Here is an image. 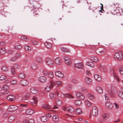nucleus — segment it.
Returning <instances> with one entry per match:
<instances>
[{
  "mask_svg": "<svg viewBox=\"0 0 123 123\" xmlns=\"http://www.w3.org/2000/svg\"><path fill=\"white\" fill-rule=\"evenodd\" d=\"M30 92L34 94H37L38 92V91L35 88L32 87L31 88Z\"/></svg>",
  "mask_w": 123,
  "mask_h": 123,
  "instance_id": "obj_13",
  "label": "nucleus"
},
{
  "mask_svg": "<svg viewBox=\"0 0 123 123\" xmlns=\"http://www.w3.org/2000/svg\"><path fill=\"white\" fill-rule=\"evenodd\" d=\"M87 96L88 98L90 100H93L95 99L94 96L91 93H88L87 94Z\"/></svg>",
  "mask_w": 123,
  "mask_h": 123,
  "instance_id": "obj_15",
  "label": "nucleus"
},
{
  "mask_svg": "<svg viewBox=\"0 0 123 123\" xmlns=\"http://www.w3.org/2000/svg\"><path fill=\"white\" fill-rule=\"evenodd\" d=\"M42 107L45 110H49L50 108V106L48 105L44 104L42 105Z\"/></svg>",
  "mask_w": 123,
  "mask_h": 123,
  "instance_id": "obj_31",
  "label": "nucleus"
},
{
  "mask_svg": "<svg viewBox=\"0 0 123 123\" xmlns=\"http://www.w3.org/2000/svg\"><path fill=\"white\" fill-rule=\"evenodd\" d=\"M103 119H98L97 120V123H103Z\"/></svg>",
  "mask_w": 123,
  "mask_h": 123,
  "instance_id": "obj_53",
  "label": "nucleus"
},
{
  "mask_svg": "<svg viewBox=\"0 0 123 123\" xmlns=\"http://www.w3.org/2000/svg\"><path fill=\"white\" fill-rule=\"evenodd\" d=\"M46 62L47 64L50 67L53 66L54 65V61L50 58H47L46 59Z\"/></svg>",
  "mask_w": 123,
  "mask_h": 123,
  "instance_id": "obj_2",
  "label": "nucleus"
},
{
  "mask_svg": "<svg viewBox=\"0 0 123 123\" xmlns=\"http://www.w3.org/2000/svg\"><path fill=\"white\" fill-rule=\"evenodd\" d=\"M6 78V77L4 75H1L0 76V80H3Z\"/></svg>",
  "mask_w": 123,
  "mask_h": 123,
  "instance_id": "obj_47",
  "label": "nucleus"
},
{
  "mask_svg": "<svg viewBox=\"0 0 123 123\" xmlns=\"http://www.w3.org/2000/svg\"><path fill=\"white\" fill-rule=\"evenodd\" d=\"M16 116L13 115L10 116L8 119V121L10 122H12L16 118Z\"/></svg>",
  "mask_w": 123,
  "mask_h": 123,
  "instance_id": "obj_22",
  "label": "nucleus"
},
{
  "mask_svg": "<svg viewBox=\"0 0 123 123\" xmlns=\"http://www.w3.org/2000/svg\"><path fill=\"white\" fill-rule=\"evenodd\" d=\"M25 49L27 51H29L31 49V47L28 45L25 46Z\"/></svg>",
  "mask_w": 123,
  "mask_h": 123,
  "instance_id": "obj_50",
  "label": "nucleus"
},
{
  "mask_svg": "<svg viewBox=\"0 0 123 123\" xmlns=\"http://www.w3.org/2000/svg\"><path fill=\"white\" fill-rule=\"evenodd\" d=\"M74 66L75 68L81 69L83 68L84 65L83 63L80 62L74 64Z\"/></svg>",
  "mask_w": 123,
  "mask_h": 123,
  "instance_id": "obj_3",
  "label": "nucleus"
},
{
  "mask_svg": "<svg viewBox=\"0 0 123 123\" xmlns=\"http://www.w3.org/2000/svg\"><path fill=\"white\" fill-rule=\"evenodd\" d=\"M41 119L43 122H46L48 121V119L46 116H44L41 117Z\"/></svg>",
  "mask_w": 123,
  "mask_h": 123,
  "instance_id": "obj_29",
  "label": "nucleus"
},
{
  "mask_svg": "<svg viewBox=\"0 0 123 123\" xmlns=\"http://www.w3.org/2000/svg\"><path fill=\"white\" fill-rule=\"evenodd\" d=\"M48 75L49 77L50 78H52L53 77V74L51 71H50Z\"/></svg>",
  "mask_w": 123,
  "mask_h": 123,
  "instance_id": "obj_48",
  "label": "nucleus"
},
{
  "mask_svg": "<svg viewBox=\"0 0 123 123\" xmlns=\"http://www.w3.org/2000/svg\"><path fill=\"white\" fill-rule=\"evenodd\" d=\"M32 100L33 101L31 102L30 103V104L33 106L36 105L38 101L37 98L35 97H33L32 98Z\"/></svg>",
  "mask_w": 123,
  "mask_h": 123,
  "instance_id": "obj_12",
  "label": "nucleus"
},
{
  "mask_svg": "<svg viewBox=\"0 0 123 123\" xmlns=\"http://www.w3.org/2000/svg\"><path fill=\"white\" fill-rule=\"evenodd\" d=\"M86 74L88 76H90L91 75V73L88 70H87L86 71Z\"/></svg>",
  "mask_w": 123,
  "mask_h": 123,
  "instance_id": "obj_63",
  "label": "nucleus"
},
{
  "mask_svg": "<svg viewBox=\"0 0 123 123\" xmlns=\"http://www.w3.org/2000/svg\"><path fill=\"white\" fill-rule=\"evenodd\" d=\"M21 48V46L20 45H17L15 46V48L17 49H19Z\"/></svg>",
  "mask_w": 123,
  "mask_h": 123,
  "instance_id": "obj_54",
  "label": "nucleus"
},
{
  "mask_svg": "<svg viewBox=\"0 0 123 123\" xmlns=\"http://www.w3.org/2000/svg\"><path fill=\"white\" fill-rule=\"evenodd\" d=\"M94 77L95 79L98 81H100L102 80L101 77L98 74H95L94 75Z\"/></svg>",
  "mask_w": 123,
  "mask_h": 123,
  "instance_id": "obj_18",
  "label": "nucleus"
},
{
  "mask_svg": "<svg viewBox=\"0 0 123 123\" xmlns=\"http://www.w3.org/2000/svg\"><path fill=\"white\" fill-rule=\"evenodd\" d=\"M96 90L99 93H101L103 92V90L102 88L99 86H97L96 88Z\"/></svg>",
  "mask_w": 123,
  "mask_h": 123,
  "instance_id": "obj_24",
  "label": "nucleus"
},
{
  "mask_svg": "<svg viewBox=\"0 0 123 123\" xmlns=\"http://www.w3.org/2000/svg\"><path fill=\"white\" fill-rule=\"evenodd\" d=\"M55 75L57 76L60 78H62L64 76L63 74L59 71H57L55 72Z\"/></svg>",
  "mask_w": 123,
  "mask_h": 123,
  "instance_id": "obj_14",
  "label": "nucleus"
},
{
  "mask_svg": "<svg viewBox=\"0 0 123 123\" xmlns=\"http://www.w3.org/2000/svg\"><path fill=\"white\" fill-rule=\"evenodd\" d=\"M6 99L8 100L11 101H13L15 100V96L12 95H10L6 97Z\"/></svg>",
  "mask_w": 123,
  "mask_h": 123,
  "instance_id": "obj_17",
  "label": "nucleus"
},
{
  "mask_svg": "<svg viewBox=\"0 0 123 123\" xmlns=\"http://www.w3.org/2000/svg\"><path fill=\"white\" fill-rule=\"evenodd\" d=\"M28 123H34V120L33 119H31L28 120Z\"/></svg>",
  "mask_w": 123,
  "mask_h": 123,
  "instance_id": "obj_57",
  "label": "nucleus"
},
{
  "mask_svg": "<svg viewBox=\"0 0 123 123\" xmlns=\"http://www.w3.org/2000/svg\"><path fill=\"white\" fill-rule=\"evenodd\" d=\"M6 49L4 48H2L0 50V53L1 54H5L6 52Z\"/></svg>",
  "mask_w": 123,
  "mask_h": 123,
  "instance_id": "obj_39",
  "label": "nucleus"
},
{
  "mask_svg": "<svg viewBox=\"0 0 123 123\" xmlns=\"http://www.w3.org/2000/svg\"><path fill=\"white\" fill-rule=\"evenodd\" d=\"M38 80L40 82L43 83L45 82L46 80V78L44 76H42L38 78Z\"/></svg>",
  "mask_w": 123,
  "mask_h": 123,
  "instance_id": "obj_23",
  "label": "nucleus"
},
{
  "mask_svg": "<svg viewBox=\"0 0 123 123\" xmlns=\"http://www.w3.org/2000/svg\"><path fill=\"white\" fill-rule=\"evenodd\" d=\"M68 98L72 99L74 98V97L71 95L68 94Z\"/></svg>",
  "mask_w": 123,
  "mask_h": 123,
  "instance_id": "obj_64",
  "label": "nucleus"
},
{
  "mask_svg": "<svg viewBox=\"0 0 123 123\" xmlns=\"http://www.w3.org/2000/svg\"><path fill=\"white\" fill-rule=\"evenodd\" d=\"M61 49L64 52H70V50L64 47H61Z\"/></svg>",
  "mask_w": 123,
  "mask_h": 123,
  "instance_id": "obj_34",
  "label": "nucleus"
},
{
  "mask_svg": "<svg viewBox=\"0 0 123 123\" xmlns=\"http://www.w3.org/2000/svg\"><path fill=\"white\" fill-rule=\"evenodd\" d=\"M86 105L88 106H90L91 105V103L89 101L86 100L85 102Z\"/></svg>",
  "mask_w": 123,
  "mask_h": 123,
  "instance_id": "obj_46",
  "label": "nucleus"
},
{
  "mask_svg": "<svg viewBox=\"0 0 123 123\" xmlns=\"http://www.w3.org/2000/svg\"><path fill=\"white\" fill-rule=\"evenodd\" d=\"M20 38L22 40L26 42L29 40L28 38L26 37L23 36L21 37Z\"/></svg>",
  "mask_w": 123,
  "mask_h": 123,
  "instance_id": "obj_37",
  "label": "nucleus"
},
{
  "mask_svg": "<svg viewBox=\"0 0 123 123\" xmlns=\"http://www.w3.org/2000/svg\"><path fill=\"white\" fill-rule=\"evenodd\" d=\"M114 57L115 60H119L123 59V55L122 54H114Z\"/></svg>",
  "mask_w": 123,
  "mask_h": 123,
  "instance_id": "obj_8",
  "label": "nucleus"
},
{
  "mask_svg": "<svg viewBox=\"0 0 123 123\" xmlns=\"http://www.w3.org/2000/svg\"><path fill=\"white\" fill-rule=\"evenodd\" d=\"M32 43L33 44L35 45L38 44V43L37 41L36 40H33L32 41Z\"/></svg>",
  "mask_w": 123,
  "mask_h": 123,
  "instance_id": "obj_56",
  "label": "nucleus"
},
{
  "mask_svg": "<svg viewBox=\"0 0 123 123\" xmlns=\"http://www.w3.org/2000/svg\"><path fill=\"white\" fill-rule=\"evenodd\" d=\"M46 47L49 48H51L52 47L51 44L49 42H46L45 43Z\"/></svg>",
  "mask_w": 123,
  "mask_h": 123,
  "instance_id": "obj_33",
  "label": "nucleus"
},
{
  "mask_svg": "<svg viewBox=\"0 0 123 123\" xmlns=\"http://www.w3.org/2000/svg\"><path fill=\"white\" fill-rule=\"evenodd\" d=\"M18 108L17 106L15 105H11L8 107V110L9 111H16Z\"/></svg>",
  "mask_w": 123,
  "mask_h": 123,
  "instance_id": "obj_6",
  "label": "nucleus"
},
{
  "mask_svg": "<svg viewBox=\"0 0 123 123\" xmlns=\"http://www.w3.org/2000/svg\"><path fill=\"white\" fill-rule=\"evenodd\" d=\"M117 93L119 97L123 99V93L122 92L119 91Z\"/></svg>",
  "mask_w": 123,
  "mask_h": 123,
  "instance_id": "obj_36",
  "label": "nucleus"
},
{
  "mask_svg": "<svg viewBox=\"0 0 123 123\" xmlns=\"http://www.w3.org/2000/svg\"><path fill=\"white\" fill-rule=\"evenodd\" d=\"M10 83L11 85H14L16 84L17 83V81L16 80H12L10 82Z\"/></svg>",
  "mask_w": 123,
  "mask_h": 123,
  "instance_id": "obj_51",
  "label": "nucleus"
},
{
  "mask_svg": "<svg viewBox=\"0 0 123 123\" xmlns=\"http://www.w3.org/2000/svg\"><path fill=\"white\" fill-rule=\"evenodd\" d=\"M105 106L109 109H111L113 108V105L110 102H107L106 103Z\"/></svg>",
  "mask_w": 123,
  "mask_h": 123,
  "instance_id": "obj_11",
  "label": "nucleus"
},
{
  "mask_svg": "<svg viewBox=\"0 0 123 123\" xmlns=\"http://www.w3.org/2000/svg\"><path fill=\"white\" fill-rule=\"evenodd\" d=\"M111 73L117 81L119 82V79L118 76L114 72V71H112L111 72Z\"/></svg>",
  "mask_w": 123,
  "mask_h": 123,
  "instance_id": "obj_19",
  "label": "nucleus"
},
{
  "mask_svg": "<svg viewBox=\"0 0 123 123\" xmlns=\"http://www.w3.org/2000/svg\"><path fill=\"white\" fill-rule=\"evenodd\" d=\"M64 109V110L66 109L69 113L71 114L74 111V108L72 106H68L67 108L65 107Z\"/></svg>",
  "mask_w": 123,
  "mask_h": 123,
  "instance_id": "obj_7",
  "label": "nucleus"
},
{
  "mask_svg": "<svg viewBox=\"0 0 123 123\" xmlns=\"http://www.w3.org/2000/svg\"><path fill=\"white\" fill-rule=\"evenodd\" d=\"M56 104L59 105H60L62 104L61 101L59 99H56Z\"/></svg>",
  "mask_w": 123,
  "mask_h": 123,
  "instance_id": "obj_42",
  "label": "nucleus"
},
{
  "mask_svg": "<svg viewBox=\"0 0 123 123\" xmlns=\"http://www.w3.org/2000/svg\"><path fill=\"white\" fill-rule=\"evenodd\" d=\"M36 60L37 62L39 64L41 65L43 64V61L42 58L38 57L37 58Z\"/></svg>",
  "mask_w": 123,
  "mask_h": 123,
  "instance_id": "obj_20",
  "label": "nucleus"
},
{
  "mask_svg": "<svg viewBox=\"0 0 123 123\" xmlns=\"http://www.w3.org/2000/svg\"><path fill=\"white\" fill-rule=\"evenodd\" d=\"M119 71L120 73L123 74V68H121L119 69Z\"/></svg>",
  "mask_w": 123,
  "mask_h": 123,
  "instance_id": "obj_55",
  "label": "nucleus"
},
{
  "mask_svg": "<svg viewBox=\"0 0 123 123\" xmlns=\"http://www.w3.org/2000/svg\"><path fill=\"white\" fill-rule=\"evenodd\" d=\"M76 96L79 99H84L85 98L83 95L81 93L78 92L77 93Z\"/></svg>",
  "mask_w": 123,
  "mask_h": 123,
  "instance_id": "obj_21",
  "label": "nucleus"
},
{
  "mask_svg": "<svg viewBox=\"0 0 123 123\" xmlns=\"http://www.w3.org/2000/svg\"><path fill=\"white\" fill-rule=\"evenodd\" d=\"M43 73L45 75L47 76L48 75L49 73H48L47 71L44 70L43 71Z\"/></svg>",
  "mask_w": 123,
  "mask_h": 123,
  "instance_id": "obj_61",
  "label": "nucleus"
},
{
  "mask_svg": "<svg viewBox=\"0 0 123 123\" xmlns=\"http://www.w3.org/2000/svg\"><path fill=\"white\" fill-rule=\"evenodd\" d=\"M86 83L89 85H91L92 83V80L90 78L87 77L85 79Z\"/></svg>",
  "mask_w": 123,
  "mask_h": 123,
  "instance_id": "obj_26",
  "label": "nucleus"
},
{
  "mask_svg": "<svg viewBox=\"0 0 123 123\" xmlns=\"http://www.w3.org/2000/svg\"><path fill=\"white\" fill-rule=\"evenodd\" d=\"M50 85H48L45 87V90L46 91H49L53 88L54 85V83L53 81H51L50 82Z\"/></svg>",
  "mask_w": 123,
  "mask_h": 123,
  "instance_id": "obj_4",
  "label": "nucleus"
},
{
  "mask_svg": "<svg viewBox=\"0 0 123 123\" xmlns=\"http://www.w3.org/2000/svg\"><path fill=\"white\" fill-rule=\"evenodd\" d=\"M63 59L66 65L69 66H71V60L68 57L65 56L63 57Z\"/></svg>",
  "mask_w": 123,
  "mask_h": 123,
  "instance_id": "obj_1",
  "label": "nucleus"
},
{
  "mask_svg": "<svg viewBox=\"0 0 123 123\" xmlns=\"http://www.w3.org/2000/svg\"><path fill=\"white\" fill-rule=\"evenodd\" d=\"M9 88L8 86L6 85H4L2 87V89L4 90H7L9 89Z\"/></svg>",
  "mask_w": 123,
  "mask_h": 123,
  "instance_id": "obj_49",
  "label": "nucleus"
},
{
  "mask_svg": "<svg viewBox=\"0 0 123 123\" xmlns=\"http://www.w3.org/2000/svg\"><path fill=\"white\" fill-rule=\"evenodd\" d=\"M2 70L4 72L7 71L8 70L7 67L5 66H3L1 68Z\"/></svg>",
  "mask_w": 123,
  "mask_h": 123,
  "instance_id": "obj_45",
  "label": "nucleus"
},
{
  "mask_svg": "<svg viewBox=\"0 0 123 123\" xmlns=\"http://www.w3.org/2000/svg\"><path fill=\"white\" fill-rule=\"evenodd\" d=\"M50 98L52 99H54L55 98L56 96L55 94H54L52 93H51L49 95Z\"/></svg>",
  "mask_w": 123,
  "mask_h": 123,
  "instance_id": "obj_43",
  "label": "nucleus"
},
{
  "mask_svg": "<svg viewBox=\"0 0 123 123\" xmlns=\"http://www.w3.org/2000/svg\"><path fill=\"white\" fill-rule=\"evenodd\" d=\"M98 113V110L95 107H93L92 111V114L94 116H96L97 115Z\"/></svg>",
  "mask_w": 123,
  "mask_h": 123,
  "instance_id": "obj_10",
  "label": "nucleus"
},
{
  "mask_svg": "<svg viewBox=\"0 0 123 123\" xmlns=\"http://www.w3.org/2000/svg\"><path fill=\"white\" fill-rule=\"evenodd\" d=\"M52 120L53 121L57 122L59 120L58 116L56 115L54 116L53 117Z\"/></svg>",
  "mask_w": 123,
  "mask_h": 123,
  "instance_id": "obj_35",
  "label": "nucleus"
},
{
  "mask_svg": "<svg viewBox=\"0 0 123 123\" xmlns=\"http://www.w3.org/2000/svg\"><path fill=\"white\" fill-rule=\"evenodd\" d=\"M19 77L20 78H24L25 77V74L23 73H21L19 75Z\"/></svg>",
  "mask_w": 123,
  "mask_h": 123,
  "instance_id": "obj_44",
  "label": "nucleus"
},
{
  "mask_svg": "<svg viewBox=\"0 0 123 123\" xmlns=\"http://www.w3.org/2000/svg\"><path fill=\"white\" fill-rule=\"evenodd\" d=\"M20 84L22 86H26L28 85L29 82L27 80L24 79L21 80L20 81Z\"/></svg>",
  "mask_w": 123,
  "mask_h": 123,
  "instance_id": "obj_5",
  "label": "nucleus"
},
{
  "mask_svg": "<svg viewBox=\"0 0 123 123\" xmlns=\"http://www.w3.org/2000/svg\"><path fill=\"white\" fill-rule=\"evenodd\" d=\"M90 60L95 62H97L98 61V58L96 57H91L89 58Z\"/></svg>",
  "mask_w": 123,
  "mask_h": 123,
  "instance_id": "obj_25",
  "label": "nucleus"
},
{
  "mask_svg": "<svg viewBox=\"0 0 123 123\" xmlns=\"http://www.w3.org/2000/svg\"><path fill=\"white\" fill-rule=\"evenodd\" d=\"M82 102L81 101L79 100H77L75 102V104L76 105H80L81 104Z\"/></svg>",
  "mask_w": 123,
  "mask_h": 123,
  "instance_id": "obj_38",
  "label": "nucleus"
},
{
  "mask_svg": "<svg viewBox=\"0 0 123 123\" xmlns=\"http://www.w3.org/2000/svg\"><path fill=\"white\" fill-rule=\"evenodd\" d=\"M98 52L101 53V54H104L105 53L102 50H101L100 48H99L97 50L96 53L97 54Z\"/></svg>",
  "mask_w": 123,
  "mask_h": 123,
  "instance_id": "obj_52",
  "label": "nucleus"
},
{
  "mask_svg": "<svg viewBox=\"0 0 123 123\" xmlns=\"http://www.w3.org/2000/svg\"><path fill=\"white\" fill-rule=\"evenodd\" d=\"M75 112L76 114L79 115L81 113L82 111L80 109L78 108L76 109Z\"/></svg>",
  "mask_w": 123,
  "mask_h": 123,
  "instance_id": "obj_28",
  "label": "nucleus"
},
{
  "mask_svg": "<svg viewBox=\"0 0 123 123\" xmlns=\"http://www.w3.org/2000/svg\"><path fill=\"white\" fill-rule=\"evenodd\" d=\"M34 112V111L31 109L27 110L26 112V114L28 115L32 114Z\"/></svg>",
  "mask_w": 123,
  "mask_h": 123,
  "instance_id": "obj_27",
  "label": "nucleus"
},
{
  "mask_svg": "<svg viewBox=\"0 0 123 123\" xmlns=\"http://www.w3.org/2000/svg\"><path fill=\"white\" fill-rule=\"evenodd\" d=\"M30 68L31 69L33 70H36L37 69L38 65L36 63H33L31 65Z\"/></svg>",
  "mask_w": 123,
  "mask_h": 123,
  "instance_id": "obj_16",
  "label": "nucleus"
},
{
  "mask_svg": "<svg viewBox=\"0 0 123 123\" xmlns=\"http://www.w3.org/2000/svg\"><path fill=\"white\" fill-rule=\"evenodd\" d=\"M16 58H13L12 57L11 59V60L12 61H16V59L17 57H19L21 56V54H16Z\"/></svg>",
  "mask_w": 123,
  "mask_h": 123,
  "instance_id": "obj_41",
  "label": "nucleus"
},
{
  "mask_svg": "<svg viewBox=\"0 0 123 123\" xmlns=\"http://www.w3.org/2000/svg\"><path fill=\"white\" fill-rule=\"evenodd\" d=\"M87 65L91 67H93L94 65V64L92 62H88L86 63Z\"/></svg>",
  "mask_w": 123,
  "mask_h": 123,
  "instance_id": "obj_32",
  "label": "nucleus"
},
{
  "mask_svg": "<svg viewBox=\"0 0 123 123\" xmlns=\"http://www.w3.org/2000/svg\"><path fill=\"white\" fill-rule=\"evenodd\" d=\"M55 63L58 65H60L62 63V60L59 57H57L54 59Z\"/></svg>",
  "mask_w": 123,
  "mask_h": 123,
  "instance_id": "obj_9",
  "label": "nucleus"
},
{
  "mask_svg": "<svg viewBox=\"0 0 123 123\" xmlns=\"http://www.w3.org/2000/svg\"><path fill=\"white\" fill-rule=\"evenodd\" d=\"M62 82L60 81H57L55 82L54 83V85H55L59 86H60L62 85Z\"/></svg>",
  "mask_w": 123,
  "mask_h": 123,
  "instance_id": "obj_40",
  "label": "nucleus"
},
{
  "mask_svg": "<svg viewBox=\"0 0 123 123\" xmlns=\"http://www.w3.org/2000/svg\"><path fill=\"white\" fill-rule=\"evenodd\" d=\"M107 92H108L109 93L111 94L112 93V90L109 88H108L107 90Z\"/></svg>",
  "mask_w": 123,
  "mask_h": 123,
  "instance_id": "obj_62",
  "label": "nucleus"
},
{
  "mask_svg": "<svg viewBox=\"0 0 123 123\" xmlns=\"http://www.w3.org/2000/svg\"><path fill=\"white\" fill-rule=\"evenodd\" d=\"M109 117V115L107 113L104 114L102 116V118L105 120L108 119Z\"/></svg>",
  "mask_w": 123,
  "mask_h": 123,
  "instance_id": "obj_30",
  "label": "nucleus"
},
{
  "mask_svg": "<svg viewBox=\"0 0 123 123\" xmlns=\"http://www.w3.org/2000/svg\"><path fill=\"white\" fill-rule=\"evenodd\" d=\"M51 107L54 109H58V107L56 105H55L54 106H53L52 105H51Z\"/></svg>",
  "mask_w": 123,
  "mask_h": 123,
  "instance_id": "obj_58",
  "label": "nucleus"
},
{
  "mask_svg": "<svg viewBox=\"0 0 123 123\" xmlns=\"http://www.w3.org/2000/svg\"><path fill=\"white\" fill-rule=\"evenodd\" d=\"M11 71L12 74L14 75L15 74V70L14 68H11Z\"/></svg>",
  "mask_w": 123,
  "mask_h": 123,
  "instance_id": "obj_59",
  "label": "nucleus"
},
{
  "mask_svg": "<svg viewBox=\"0 0 123 123\" xmlns=\"http://www.w3.org/2000/svg\"><path fill=\"white\" fill-rule=\"evenodd\" d=\"M114 104L115 105L116 109H118L119 108V106L118 104L116 103H114Z\"/></svg>",
  "mask_w": 123,
  "mask_h": 123,
  "instance_id": "obj_60",
  "label": "nucleus"
}]
</instances>
